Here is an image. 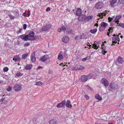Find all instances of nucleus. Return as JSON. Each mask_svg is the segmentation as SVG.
<instances>
[{
	"label": "nucleus",
	"mask_w": 124,
	"mask_h": 124,
	"mask_svg": "<svg viewBox=\"0 0 124 124\" xmlns=\"http://www.w3.org/2000/svg\"><path fill=\"white\" fill-rule=\"evenodd\" d=\"M109 11H106L105 12H104V13H105V14H106V13H107V14L108 13H109Z\"/></svg>",
	"instance_id": "4d7b16f0"
},
{
	"label": "nucleus",
	"mask_w": 124,
	"mask_h": 124,
	"mask_svg": "<svg viewBox=\"0 0 124 124\" xmlns=\"http://www.w3.org/2000/svg\"><path fill=\"white\" fill-rule=\"evenodd\" d=\"M109 86L112 89L116 90L117 88V85L116 83L111 82Z\"/></svg>",
	"instance_id": "423d86ee"
},
{
	"label": "nucleus",
	"mask_w": 124,
	"mask_h": 124,
	"mask_svg": "<svg viewBox=\"0 0 124 124\" xmlns=\"http://www.w3.org/2000/svg\"><path fill=\"white\" fill-rule=\"evenodd\" d=\"M104 4L102 2H98L96 3L94 5V8L97 9H100L103 8Z\"/></svg>",
	"instance_id": "f03ea898"
},
{
	"label": "nucleus",
	"mask_w": 124,
	"mask_h": 124,
	"mask_svg": "<svg viewBox=\"0 0 124 124\" xmlns=\"http://www.w3.org/2000/svg\"><path fill=\"white\" fill-rule=\"evenodd\" d=\"M66 104V101L65 100L62 101L61 103H58L57 105L56 106L58 108L62 107L65 106Z\"/></svg>",
	"instance_id": "1a4fd4ad"
},
{
	"label": "nucleus",
	"mask_w": 124,
	"mask_h": 124,
	"mask_svg": "<svg viewBox=\"0 0 124 124\" xmlns=\"http://www.w3.org/2000/svg\"><path fill=\"white\" fill-rule=\"evenodd\" d=\"M117 0H112L110 2V5L112 7L114 6V4H115L117 2Z\"/></svg>",
	"instance_id": "412c9836"
},
{
	"label": "nucleus",
	"mask_w": 124,
	"mask_h": 124,
	"mask_svg": "<svg viewBox=\"0 0 124 124\" xmlns=\"http://www.w3.org/2000/svg\"><path fill=\"white\" fill-rule=\"evenodd\" d=\"M33 65L32 64H28L25 66L24 68L26 70H30L32 68Z\"/></svg>",
	"instance_id": "4468645a"
},
{
	"label": "nucleus",
	"mask_w": 124,
	"mask_h": 124,
	"mask_svg": "<svg viewBox=\"0 0 124 124\" xmlns=\"http://www.w3.org/2000/svg\"><path fill=\"white\" fill-rule=\"evenodd\" d=\"M95 124H100V123H99L98 122H95Z\"/></svg>",
	"instance_id": "e2e57ef3"
},
{
	"label": "nucleus",
	"mask_w": 124,
	"mask_h": 124,
	"mask_svg": "<svg viewBox=\"0 0 124 124\" xmlns=\"http://www.w3.org/2000/svg\"><path fill=\"white\" fill-rule=\"evenodd\" d=\"M86 17V16L85 15H81L78 17V20L79 21H82L85 20Z\"/></svg>",
	"instance_id": "9d476101"
},
{
	"label": "nucleus",
	"mask_w": 124,
	"mask_h": 124,
	"mask_svg": "<svg viewBox=\"0 0 124 124\" xmlns=\"http://www.w3.org/2000/svg\"><path fill=\"white\" fill-rule=\"evenodd\" d=\"M98 24L97 23H95V24H94V26H97V27H98Z\"/></svg>",
	"instance_id": "052dcab7"
},
{
	"label": "nucleus",
	"mask_w": 124,
	"mask_h": 124,
	"mask_svg": "<svg viewBox=\"0 0 124 124\" xmlns=\"http://www.w3.org/2000/svg\"><path fill=\"white\" fill-rule=\"evenodd\" d=\"M66 27L64 26H62L61 28H59L57 30V31L59 32H61L62 31H63L64 33H65L66 30Z\"/></svg>",
	"instance_id": "ddd939ff"
},
{
	"label": "nucleus",
	"mask_w": 124,
	"mask_h": 124,
	"mask_svg": "<svg viewBox=\"0 0 124 124\" xmlns=\"http://www.w3.org/2000/svg\"><path fill=\"white\" fill-rule=\"evenodd\" d=\"M87 89L90 90H92V88H91L89 86H87Z\"/></svg>",
	"instance_id": "864d4df0"
},
{
	"label": "nucleus",
	"mask_w": 124,
	"mask_h": 124,
	"mask_svg": "<svg viewBox=\"0 0 124 124\" xmlns=\"http://www.w3.org/2000/svg\"><path fill=\"white\" fill-rule=\"evenodd\" d=\"M101 82L105 86H107L109 85L108 82L105 78H103L101 80Z\"/></svg>",
	"instance_id": "f8f14e48"
},
{
	"label": "nucleus",
	"mask_w": 124,
	"mask_h": 124,
	"mask_svg": "<svg viewBox=\"0 0 124 124\" xmlns=\"http://www.w3.org/2000/svg\"><path fill=\"white\" fill-rule=\"evenodd\" d=\"M43 84V83L40 81L37 82L36 83V85L37 86H40L42 85Z\"/></svg>",
	"instance_id": "c85d7f7f"
},
{
	"label": "nucleus",
	"mask_w": 124,
	"mask_h": 124,
	"mask_svg": "<svg viewBox=\"0 0 124 124\" xmlns=\"http://www.w3.org/2000/svg\"><path fill=\"white\" fill-rule=\"evenodd\" d=\"M95 98L97 100L99 101H101L102 100V98L100 97L99 94H97L95 96Z\"/></svg>",
	"instance_id": "b1692460"
},
{
	"label": "nucleus",
	"mask_w": 124,
	"mask_h": 124,
	"mask_svg": "<svg viewBox=\"0 0 124 124\" xmlns=\"http://www.w3.org/2000/svg\"><path fill=\"white\" fill-rule=\"evenodd\" d=\"M66 31L67 33L69 34L72 33V30L69 28H67L66 29Z\"/></svg>",
	"instance_id": "5701e85b"
},
{
	"label": "nucleus",
	"mask_w": 124,
	"mask_h": 124,
	"mask_svg": "<svg viewBox=\"0 0 124 124\" xmlns=\"http://www.w3.org/2000/svg\"><path fill=\"white\" fill-rule=\"evenodd\" d=\"M49 124H56V121L55 120H51L49 122Z\"/></svg>",
	"instance_id": "cd10ccee"
},
{
	"label": "nucleus",
	"mask_w": 124,
	"mask_h": 124,
	"mask_svg": "<svg viewBox=\"0 0 124 124\" xmlns=\"http://www.w3.org/2000/svg\"><path fill=\"white\" fill-rule=\"evenodd\" d=\"M22 30V29H20L18 31L16 32V33L17 34H18L21 32V31Z\"/></svg>",
	"instance_id": "09e8293b"
},
{
	"label": "nucleus",
	"mask_w": 124,
	"mask_h": 124,
	"mask_svg": "<svg viewBox=\"0 0 124 124\" xmlns=\"http://www.w3.org/2000/svg\"><path fill=\"white\" fill-rule=\"evenodd\" d=\"M113 37L112 38V43L116 44L117 43V44H119V41L120 38L117 35H116L114 34L113 35Z\"/></svg>",
	"instance_id": "7ed1b4c3"
},
{
	"label": "nucleus",
	"mask_w": 124,
	"mask_h": 124,
	"mask_svg": "<svg viewBox=\"0 0 124 124\" xmlns=\"http://www.w3.org/2000/svg\"><path fill=\"white\" fill-rule=\"evenodd\" d=\"M85 67L82 65H78L76 66L74 68V69L76 70H82L85 69Z\"/></svg>",
	"instance_id": "9b49d317"
},
{
	"label": "nucleus",
	"mask_w": 124,
	"mask_h": 124,
	"mask_svg": "<svg viewBox=\"0 0 124 124\" xmlns=\"http://www.w3.org/2000/svg\"><path fill=\"white\" fill-rule=\"evenodd\" d=\"M34 55H32L31 57V61L33 62H34L36 61V58L35 57Z\"/></svg>",
	"instance_id": "393cba45"
},
{
	"label": "nucleus",
	"mask_w": 124,
	"mask_h": 124,
	"mask_svg": "<svg viewBox=\"0 0 124 124\" xmlns=\"http://www.w3.org/2000/svg\"><path fill=\"white\" fill-rule=\"evenodd\" d=\"M116 17L119 20L121 18V16L120 15H119L118 16H116Z\"/></svg>",
	"instance_id": "c03bdc74"
},
{
	"label": "nucleus",
	"mask_w": 124,
	"mask_h": 124,
	"mask_svg": "<svg viewBox=\"0 0 124 124\" xmlns=\"http://www.w3.org/2000/svg\"><path fill=\"white\" fill-rule=\"evenodd\" d=\"M85 97L86 99L87 100H89V97L87 95H85L84 96Z\"/></svg>",
	"instance_id": "de8ad7c7"
},
{
	"label": "nucleus",
	"mask_w": 124,
	"mask_h": 124,
	"mask_svg": "<svg viewBox=\"0 0 124 124\" xmlns=\"http://www.w3.org/2000/svg\"><path fill=\"white\" fill-rule=\"evenodd\" d=\"M39 37H40L39 36H37V38L39 39Z\"/></svg>",
	"instance_id": "69168bd1"
},
{
	"label": "nucleus",
	"mask_w": 124,
	"mask_h": 124,
	"mask_svg": "<svg viewBox=\"0 0 124 124\" xmlns=\"http://www.w3.org/2000/svg\"><path fill=\"white\" fill-rule=\"evenodd\" d=\"M107 52L105 51H102V52L103 54H105Z\"/></svg>",
	"instance_id": "5fc2aeb1"
},
{
	"label": "nucleus",
	"mask_w": 124,
	"mask_h": 124,
	"mask_svg": "<svg viewBox=\"0 0 124 124\" xmlns=\"http://www.w3.org/2000/svg\"><path fill=\"white\" fill-rule=\"evenodd\" d=\"M112 29L113 28H112V27H109V29H108V31L107 32V35L108 36H110L109 34H110V33L111 30V32L112 33V30H113Z\"/></svg>",
	"instance_id": "a878e982"
},
{
	"label": "nucleus",
	"mask_w": 124,
	"mask_h": 124,
	"mask_svg": "<svg viewBox=\"0 0 124 124\" xmlns=\"http://www.w3.org/2000/svg\"><path fill=\"white\" fill-rule=\"evenodd\" d=\"M4 100V99L3 98H2L1 99H0V101H3Z\"/></svg>",
	"instance_id": "13d9d810"
},
{
	"label": "nucleus",
	"mask_w": 124,
	"mask_h": 124,
	"mask_svg": "<svg viewBox=\"0 0 124 124\" xmlns=\"http://www.w3.org/2000/svg\"><path fill=\"white\" fill-rule=\"evenodd\" d=\"M65 105L67 108H71L72 107L71 104V102L69 100H68L67 101Z\"/></svg>",
	"instance_id": "f3484780"
},
{
	"label": "nucleus",
	"mask_w": 124,
	"mask_h": 124,
	"mask_svg": "<svg viewBox=\"0 0 124 124\" xmlns=\"http://www.w3.org/2000/svg\"><path fill=\"white\" fill-rule=\"evenodd\" d=\"M118 2L120 4H124V0H118Z\"/></svg>",
	"instance_id": "c9c22d12"
},
{
	"label": "nucleus",
	"mask_w": 124,
	"mask_h": 124,
	"mask_svg": "<svg viewBox=\"0 0 124 124\" xmlns=\"http://www.w3.org/2000/svg\"><path fill=\"white\" fill-rule=\"evenodd\" d=\"M35 33L33 31H31L28 35L23 34L19 36L20 38L24 41L33 40L36 39L34 37Z\"/></svg>",
	"instance_id": "f257e3e1"
},
{
	"label": "nucleus",
	"mask_w": 124,
	"mask_h": 124,
	"mask_svg": "<svg viewBox=\"0 0 124 124\" xmlns=\"http://www.w3.org/2000/svg\"><path fill=\"white\" fill-rule=\"evenodd\" d=\"M97 31L96 29H95L93 30H90V32L92 33H96Z\"/></svg>",
	"instance_id": "c756f323"
},
{
	"label": "nucleus",
	"mask_w": 124,
	"mask_h": 124,
	"mask_svg": "<svg viewBox=\"0 0 124 124\" xmlns=\"http://www.w3.org/2000/svg\"><path fill=\"white\" fill-rule=\"evenodd\" d=\"M30 45V44L28 42L24 44V46H28Z\"/></svg>",
	"instance_id": "3c124183"
},
{
	"label": "nucleus",
	"mask_w": 124,
	"mask_h": 124,
	"mask_svg": "<svg viewBox=\"0 0 124 124\" xmlns=\"http://www.w3.org/2000/svg\"><path fill=\"white\" fill-rule=\"evenodd\" d=\"M58 58L59 60H62L63 58V57L62 55H58Z\"/></svg>",
	"instance_id": "7c9ffc66"
},
{
	"label": "nucleus",
	"mask_w": 124,
	"mask_h": 124,
	"mask_svg": "<svg viewBox=\"0 0 124 124\" xmlns=\"http://www.w3.org/2000/svg\"><path fill=\"white\" fill-rule=\"evenodd\" d=\"M8 70V68L7 67H6L3 68V70L4 72H7Z\"/></svg>",
	"instance_id": "e433bc0d"
},
{
	"label": "nucleus",
	"mask_w": 124,
	"mask_h": 124,
	"mask_svg": "<svg viewBox=\"0 0 124 124\" xmlns=\"http://www.w3.org/2000/svg\"><path fill=\"white\" fill-rule=\"evenodd\" d=\"M79 80L82 82H85L88 80L87 77L86 76L82 75L79 79Z\"/></svg>",
	"instance_id": "0eeeda50"
},
{
	"label": "nucleus",
	"mask_w": 124,
	"mask_h": 124,
	"mask_svg": "<svg viewBox=\"0 0 124 124\" xmlns=\"http://www.w3.org/2000/svg\"><path fill=\"white\" fill-rule=\"evenodd\" d=\"M82 12V11L80 8H78L77 9L76 12V15L77 16H78L81 15Z\"/></svg>",
	"instance_id": "dca6fc26"
},
{
	"label": "nucleus",
	"mask_w": 124,
	"mask_h": 124,
	"mask_svg": "<svg viewBox=\"0 0 124 124\" xmlns=\"http://www.w3.org/2000/svg\"><path fill=\"white\" fill-rule=\"evenodd\" d=\"M50 8L49 7L47 8L46 9V11L47 12L50 11Z\"/></svg>",
	"instance_id": "8fccbe9b"
},
{
	"label": "nucleus",
	"mask_w": 124,
	"mask_h": 124,
	"mask_svg": "<svg viewBox=\"0 0 124 124\" xmlns=\"http://www.w3.org/2000/svg\"><path fill=\"white\" fill-rule=\"evenodd\" d=\"M66 10L67 11H68L69 12H70V10L68 8L67 9H66Z\"/></svg>",
	"instance_id": "680f3d73"
},
{
	"label": "nucleus",
	"mask_w": 124,
	"mask_h": 124,
	"mask_svg": "<svg viewBox=\"0 0 124 124\" xmlns=\"http://www.w3.org/2000/svg\"><path fill=\"white\" fill-rule=\"evenodd\" d=\"M86 38V37H85V35L83 34H82L81 36V39H84Z\"/></svg>",
	"instance_id": "79ce46f5"
},
{
	"label": "nucleus",
	"mask_w": 124,
	"mask_h": 124,
	"mask_svg": "<svg viewBox=\"0 0 124 124\" xmlns=\"http://www.w3.org/2000/svg\"><path fill=\"white\" fill-rule=\"evenodd\" d=\"M118 26H120L123 28H124V23H119L118 24Z\"/></svg>",
	"instance_id": "37998d69"
},
{
	"label": "nucleus",
	"mask_w": 124,
	"mask_h": 124,
	"mask_svg": "<svg viewBox=\"0 0 124 124\" xmlns=\"http://www.w3.org/2000/svg\"><path fill=\"white\" fill-rule=\"evenodd\" d=\"M12 87L10 86H9L8 87L7 89V90L9 92L11 91L12 90Z\"/></svg>",
	"instance_id": "58836bf2"
},
{
	"label": "nucleus",
	"mask_w": 124,
	"mask_h": 124,
	"mask_svg": "<svg viewBox=\"0 0 124 124\" xmlns=\"http://www.w3.org/2000/svg\"><path fill=\"white\" fill-rule=\"evenodd\" d=\"M77 38H78V36H76L75 38V39L76 40V39Z\"/></svg>",
	"instance_id": "338daca9"
},
{
	"label": "nucleus",
	"mask_w": 124,
	"mask_h": 124,
	"mask_svg": "<svg viewBox=\"0 0 124 124\" xmlns=\"http://www.w3.org/2000/svg\"><path fill=\"white\" fill-rule=\"evenodd\" d=\"M43 68V67L41 66H39L37 68V70H39L40 69H42Z\"/></svg>",
	"instance_id": "a18cd8bd"
},
{
	"label": "nucleus",
	"mask_w": 124,
	"mask_h": 124,
	"mask_svg": "<svg viewBox=\"0 0 124 124\" xmlns=\"http://www.w3.org/2000/svg\"><path fill=\"white\" fill-rule=\"evenodd\" d=\"M28 55H22V58L23 59H25L27 57Z\"/></svg>",
	"instance_id": "ea45409f"
},
{
	"label": "nucleus",
	"mask_w": 124,
	"mask_h": 124,
	"mask_svg": "<svg viewBox=\"0 0 124 124\" xmlns=\"http://www.w3.org/2000/svg\"><path fill=\"white\" fill-rule=\"evenodd\" d=\"M51 25L48 24H46L43 26L41 29V30L42 31H46L50 29L51 27Z\"/></svg>",
	"instance_id": "39448f33"
},
{
	"label": "nucleus",
	"mask_w": 124,
	"mask_h": 124,
	"mask_svg": "<svg viewBox=\"0 0 124 124\" xmlns=\"http://www.w3.org/2000/svg\"><path fill=\"white\" fill-rule=\"evenodd\" d=\"M8 16L11 20L14 19L15 18V16L11 15H8Z\"/></svg>",
	"instance_id": "72a5a7b5"
},
{
	"label": "nucleus",
	"mask_w": 124,
	"mask_h": 124,
	"mask_svg": "<svg viewBox=\"0 0 124 124\" xmlns=\"http://www.w3.org/2000/svg\"><path fill=\"white\" fill-rule=\"evenodd\" d=\"M48 58V55H44L43 57H41L40 60L42 62H44Z\"/></svg>",
	"instance_id": "2eb2a0df"
},
{
	"label": "nucleus",
	"mask_w": 124,
	"mask_h": 124,
	"mask_svg": "<svg viewBox=\"0 0 124 124\" xmlns=\"http://www.w3.org/2000/svg\"><path fill=\"white\" fill-rule=\"evenodd\" d=\"M93 76V74H88L87 76V79L88 80V79H91V78Z\"/></svg>",
	"instance_id": "2f4dec72"
},
{
	"label": "nucleus",
	"mask_w": 124,
	"mask_h": 124,
	"mask_svg": "<svg viewBox=\"0 0 124 124\" xmlns=\"http://www.w3.org/2000/svg\"><path fill=\"white\" fill-rule=\"evenodd\" d=\"M108 25L107 23L104 22H102L101 23V26L104 28H106Z\"/></svg>",
	"instance_id": "aec40b11"
},
{
	"label": "nucleus",
	"mask_w": 124,
	"mask_h": 124,
	"mask_svg": "<svg viewBox=\"0 0 124 124\" xmlns=\"http://www.w3.org/2000/svg\"><path fill=\"white\" fill-rule=\"evenodd\" d=\"M92 47L94 49H97L98 48V47L95 44H94L93 46H92Z\"/></svg>",
	"instance_id": "a19ab883"
},
{
	"label": "nucleus",
	"mask_w": 124,
	"mask_h": 124,
	"mask_svg": "<svg viewBox=\"0 0 124 124\" xmlns=\"http://www.w3.org/2000/svg\"><path fill=\"white\" fill-rule=\"evenodd\" d=\"M115 21L116 23L117 24V25H118L119 22V20L116 17L115 19Z\"/></svg>",
	"instance_id": "4c0bfd02"
},
{
	"label": "nucleus",
	"mask_w": 124,
	"mask_h": 124,
	"mask_svg": "<svg viewBox=\"0 0 124 124\" xmlns=\"http://www.w3.org/2000/svg\"><path fill=\"white\" fill-rule=\"evenodd\" d=\"M36 124H40L39 123V122H37L36 123Z\"/></svg>",
	"instance_id": "774afa93"
},
{
	"label": "nucleus",
	"mask_w": 124,
	"mask_h": 124,
	"mask_svg": "<svg viewBox=\"0 0 124 124\" xmlns=\"http://www.w3.org/2000/svg\"><path fill=\"white\" fill-rule=\"evenodd\" d=\"M3 81L1 80H0V84L1 83L3 82Z\"/></svg>",
	"instance_id": "0e129e2a"
},
{
	"label": "nucleus",
	"mask_w": 124,
	"mask_h": 124,
	"mask_svg": "<svg viewBox=\"0 0 124 124\" xmlns=\"http://www.w3.org/2000/svg\"><path fill=\"white\" fill-rule=\"evenodd\" d=\"M93 16H87V18L88 20L92 19L93 18Z\"/></svg>",
	"instance_id": "f704fd0d"
},
{
	"label": "nucleus",
	"mask_w": 124,
	"mask_h": 124,
	"mask_svg": "<svg viewBox=\"0 0 124 124\" xmlns=\"http://www.w3.org/2000/svg\"><path fill=\"white\" fill-rule=\"evenodd\" d=\"M100 14H98V15H97V16H99V17L101 18H103V16H105L106 15V14L104 13V12H103L102 13H100Z\"/></svg>",
	"instance_id": "4be33fe9"
},
{
	"label": "nucleus",
	"mask_w": 124,
	"mask_h": 124,
	"mask_svg": "<svg viewBox=\"0 0 124 124\" xmlns=\"http://www.w3.org/2000/svg\"><path fill=\"white\" fill-rule=\"evenodd\" d=\"M90 57H91L90 56H88L86 57L83 58L82 60V61H84L86 60H88L90 59Z\"/></svg>",
	"instance_id": "bb28decb"
},
{
	"label": "nucleus",
	"mask_w": 124,
	"mask_h": 124,
	"mask_svg": "<svg viewBox=\"0 0 124 124\" xmlns=\"http://www.w3.org/2000/svg\"><path fill=\"white\" fill-rule=\"evenodd\" d=\"M27 27V25L26 24H24L23 25V29L25 30L26 29Z\"/></svg>",
	"instance_id": "49530a36"
},
{
	"label": "nucleus",
	"mask_w": 124,
	"mask_h": 124,
	"mask_svg": "<svg viewBox=\"0 0 124 124\" xmlns=\"http://www.w3.org/2000/svg\"><path fill=\"white\" fill-rule=\"evenodd\" d=\"M23 15L25 17L27 16L26 15L25 13H23Z\"/></svg>",
	"instance_id": "6e6d98bb"
},
{
	"label": "nucleus",
	"mask_w": 124,
	"mask_h": 124,
	"mask_svg": "<svg viewBox=\"0 0 124 124\" xmlns=\"http://www.w3.org/2000/svg\"><path fill=\"white\" fill-rule=\"evenodd\" d=\"M22 87L18 84H15L13 87V89L15 91L18 92L20 91Z\"/></svg>",
	"instance_id": "20e7f679"
},
{
	"label": "nucleus",
	"mask_w": 124,
	"mask_h": 124,
	"mask_svg": "<svg viewBox=\"0 0 124 124\" xmlns=\"http://www.w3.org/2000/svg\"><path fill=\"white\" fill-rule=\"evenodd\" d=\"M27 13H28V14H27L28 16H30V11H27Z\"/></svg>",
	"instance_id": "bf43d9fd"
},
{
	"label": "nucleus",
	"mask_w": 124,
	"mask_h": 124,
	"mask_svg": "<svg viewBox=\"0 0 124 124\" xmlns=\"http://www.w3.org/2000/svg\"><path fill=\"white\" fill-rule=\"evenodd\" d=\"M13 60L15 62L16 61H19L20 60V58L19 57L18 55H17L15 56L14 58L13 59Z\"/></svg>",
	"instance_id": "a211bd4d"
},
{
	"label": "nucleus",
	"mask_w": 124,
	"mask_h": 124,
	"mask_svg": "<svg viewBox=\"0 0 124 124\" xmlns=\"http://www.w3.org/2000/svg\"><path fill=\"white\" fill-rule=\"evenodd\" d=\"M62 41L64 43H68L69 41V38L67 36H64L62 38Z\"/></svg>",
	"instance_id": "6e6552de"
},
{
	"label": "nucleus",
	"mask_w": 124,
	"mask_h": 124,
	"mask_svg": "<svg viewBox=\"0 0 124 124\" xmlns=\"http://www.w3.org/2000/svg\"><path fill=\"white\" fill-rule=\"evenodd\" d=\"M108 19L109 22H111L112 20V19L110 17H108Z\"/></svg>",
	"instance_id": "603ef678"
},
{
	"label": "nucleus",
	"mask_w": 124,
	"mask_h": 124,
	"mask_svg": "<svg viewBox=\"0 0 124 124\" xmlns=\"http://www.w3.org/2000/svg\"><path fill=\"white\" fill-rule=\"evenodd\" d=\"M117 61L119 63L121 64L124 62V60L123 58L119 56L117 58Z\"/></svg>",
	"instance_id": "6ab92c4d"
},
{
	"label": "nucleus",
	"mask_w": 124,
	"mask_h": 124,
	"mask_svg": "<svg viewBox=\"0 0 124 124\" xmlns=\"http://www.w3.org/2000/svg\"><path fill=\"white\" fill-rule=\"evenodd\" d=\"M23 74L20 72H18L16 74V75L17 76H21L23 75Z\"/></svg>",
	"instance_id": "473e14b6"
}]
</instances>
